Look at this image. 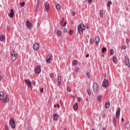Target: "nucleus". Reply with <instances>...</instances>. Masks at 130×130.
<instances>
[{
  "instance_id": "nucleus-1",
  "label": "nucleus",
  "mask_w": 130,
  "mask_h": 130,
  "mask_svg": "<svg viewBox=\"0 0 130 130\" xmlns=\"http://www.w3.org/2000/svg\"><path fill=\"white\" fill-rule=\"evenodd\" d=\"M85 29L86 26L83 23H81L78 26V31L80 34H82L83 31Z\"/></svg>"
},
{
  "instance_id": "nucleus-2",
  "label": "nucleus",
  "mask_w": 130,
  "mask_h": 130,
  "mask_svg": "<svg viewBox=\"0 0 130 130\" xmlns=\"http://www.w3.org/2000/svg\"><path fill=\"white\" fill-rule=\"evenodd\" d=\"M10 124L11 126V128L14 129L15 127H16V124H15V120H14V119L11 118L10 120Z\"/></svg>"
},
{
  "instance_id": "nucleus-3",
  "label": "nucleus",
  "mask_w": 130,
  "mask_h": 130,
  "mask_svg": "<svg viewBox=\"0 0 130 130\" xmlns=\"http://www.w3.org/2000/svg\"><path fill=\"white\" fill-rule=\"evenodd\" d=\"M102 86L103 87H104V88H107V87L109 86V83H108V80L107 79H104Z\"/></svg>"
},
{
  "instance_id": "nucleus-4",
  "label": "nucleus",
  "mask_w": 130,
  "mask_h": 130,
  "mask_svg": "<svg viewBox=\"0 0 130 130\" xmlns=\"http://www.w3.org/2000/svg\"><path fill=\"white\" fill-rule=\"evenodd\" d=\"M93 90L94 93H97L98 92V85H97V83H94L93 84Z\"/></svg>"
},
{
  "instance_id": "nucleus-5",
  "label": "nucleus",
  "mask_w": 130,
  "mask_h": 130,
  "mask_svg": "<svg viewBox=\"0 0 130 130\" xmlns=\"http://www.w3.org/2000/svg\"><path fill=\"white\" fill-rule=\"evenodd\" d=\"M125 62L127 67H128V68H130L129 59H128V57L127 56H125Z\"/></svg>"
},
{
  "instance_id": "nucleus-6",
  "label": "nucleus",
  "mask_w": 130,
  "mask_h": 130,
  "mask_svg": "<svg viewBox=\"0 0 130 130\" xmlns=\"http://www.w3.org/2000/svg\"><path fill=\"white\" fill-rule=\"evenodd\" d=\"M10 54L11 55V58L13 60H16V58L17 57L16 56V54H15V52L14 51H12L10 52Z\"/></svg>"
},
{
  "instance_id": "nucleus-7",
  "label": "nucleus",
  "mask_w": 130,
  "mask_h": 130,
  "mask_svg": "<svg viewBox=\"0 0 130 130\" xmlns=\"http://www.w3.org/2000/svg\"><path fill=\"white\" fill-rule=\"evenodd\" d=\"M36 74H40L41 73V68H40V66H38L35 69Z\"/></svg>"
},
{
  "instance_id": "nucleus-8",
  "label": "nucleus",
  "mask_w": 130,
  "mask_h": 130,
  "mask_svg": "<svg viewBox=\"0 0 130 130\" xmlns=\"http://www.w3.org/2000/svg\"><path fill=\"white\" fill-rule=\"evenodd\" d=\"M119 115H120V108H118L116 112V118H118Z\"/></svg>"
},
{
  "instance_id": "nucleus-9",
  "label": "nucleus",
  "mask_w": 130,
  "mask_h": 130,
  "mask_svg": "<svg viewBox=\"0 0 130 130\" xmlns=\"http://www.w3.org/2000/svg\"><path fill=\"white\" fill-rule=\"evenodd\" d=\"M10 101V98H9V95H7L5 98L3 100L4 103H8Z\"/></svg>"
},
{
  "instance_id": "nucleus-10",
  "label": "nucleus",
  "mask_w": 130,
  "mask_h": 130,
  "mask_svg": "<svg viewBox=\"0 0 130 130\" xmlns=\"http://www.w3.org/2000/svg\"><path fill=\"white\" fill-rule=\"evenodd\" d=\"M26 25H27V28L28 29H31L32 28V25H33L32 23L29 22V21H26Z\"/></svg>"
},
{
  "instance_id": "nucleus-11",
  "label": "nucleus",
  "mask_w": 130,
  "mask_h": 130,
  "mask_svg": "<svg viewBox=\"0 0 130 130\" xmlns=\"http://www.w3.org/2000/svg\"><path fill=\"white\" fill-rule=\"evenodd\" d=\"M45 9L47 12L49 11V4L48 2H46L45 4Z\"/></svg>"
},
{
  "instance_id": "nucleus-12",
  "label": "nucleus",
  "mask_w": 130,
  "mask_h": 130,
  "mask_svg": "<svg viewBox=\"0 0 130 130\" xmlns=\"http://www.w3.org/2000/svg\"><path fill=\"white\" fill-rule=\"evenodd\" d=\"M34 50H38L39 49V44L38 43H36L34 45Z\"/></svg>"
},
{
  "instance_id": "nucleus-13",
  "label": "nucleus",
  "mask_w": 130,
  "mask_h": 130,
  "mask_svg": "<svg viewBox=\"0 0 130 130\" xmlns=\"http://www.w3.org/2000/svg\"><path fill=\"white\" fill-rule=\"evenodd\" d=\"M59 117V115H58V114H54L53 115L54 120H58Z\"/></svg>"
},
{
  "instance_id": "nucleus-14",
  "label": "nucleus",
  "mask_w": 130,
  "mask_h": 130,
  "mask_svg": "<svg viewBox=\"0 0 130 130\" xmlns=\"http://www.w3.org/2000/svg\"><path fill=\"white\" fill-rule=\"evenodd\" d=\"M50 59H51V55L49 54L46 58L47 63H50Z\"/></svg>"
},
{
  "instance_id": "nucleus-15",
  "label": "nucleus",
  "mask_w": 130,
  "mask_h": 130,
  "mask_svg": "<svg viewBox=\"0 0 130 130\" xmlns=\"http://www.w3.org/2000/svg\"><path fill=\"white\" fill-rule=\"evenodd\" d=\"M15 16V13L14 12V10L13 9H11V13L9 15L10 18H14Z\"/></svg>"
},
{
  "instance_id": "nucleus-16",
  "label": "nucleus",
  "mask_w": 130,
  "mask_h": 130,
  "mask_svg": "<svg viewBox=\"0 0 130 130\" xmlns=\"http://www.w3.org/2000/svg\"><path fill=\"white\" fill-rule=\"evenodd\" d=\"M105 107L106 109H108L109 107H110V103L109 102H106L105 104Z\"/></svg>"
},
{
  "instance_id": "nucleus-17",
  "label": "nucleus",
  "mask_w": 130,
  "mask_h": 130,
  "mask_svg": "<svg viewBox=\"0 0 130 130\" xmlns=\"http://www.w3.org/2000/svg\"><path fill=\"white\" fill-rule=\"evenodd\" d=\"M78 103H76L74 104V105L73 106V109L75 110V111H77L78 110Z\"/></svg>"
},
{
  "instance_id": "nucleus-18",
  "label": "nucleus",
  "mask_w": 130,
  "mask_h": 130,
  "mask_svg": "<svg viewBox=\"0 0 130 130\" xmlns=\"http://www.w3.org/2000/svg\"><path fill=\"white\" fill-rule=\"evenodd\" d=\"M25 82L26 83V84H27L28 87H31V86H32V84H31V81H30V80H25Z\"/></svg>"
},
{
  "instance_id": "nucleus-19",
  "label": "nucleus",
  "mask_w": 130,
  "mask_h": 130,
  "mask_svg": "<svg viewBox=\"0 0 130 130\" xmlns=\"http://www.w3.org/2000/svg\"><path fill=\"white\" fill-rule=\"evenodd\" d=\"M55 32H57V36L60 37L61 36V31L60 30H58V29H55Z\"/></svg>"
},
{
  "instance_id": "nucleus-20",
  "label": "nucleus",
  "mask_w": 130,
  "mask_h": 130,
  "mask_svg": "<svg viewBox=\"0 0 130 130\" xmlns=\"http://www.w3.org/2000/svg\"><path fill=\"white\" fill-rule=\"evenodd\" d=\"M99 40H100V39L99 37H96L94 40V41L96 44H98L99 43Z\"/></svg>"
},
{
  "instance_id": "nucleus-21",
  "label": "nucleus",
  "mask_w": 130,
  "mask_h": 130,
  "mask_svg": "<svg viewBox=\"0 0 130 130\" xmlns=\"http://www.w3.org/2000/svg\"><path fill=\"white\" fill-rule=\"evenodd\" d=\"M3 98H4V92L2 91L0 92V101H2L3 100Z\"/></svg>"
},
{
  "instance_id": "nucleus-22",
  "label": "nucleus",
  "mask_w": 130,
  "mask_h": 130,
  "mask_svg": "<svg viewBox=\"0 0 130 130\" xmlns=\"http://www.w3.org/2000/svg\"><path fill=\"white\" fill-rule=\"evenodd\" d=\"M56 9L57 10V11H59V10L61 9V7L59 4H58L56 5Z\"/></svg>"
},
{
  "instance_id": "nucleus-23",
  "label": "nucleus",
  "mask_w": 130,
  "mask_h": 130,
  "mask_svg": "<svg viewBox=\"0 0 130 130\" xmlns=\"http://www.w3.org/2000/svg\"><path fill=\"white\" fill-rule=\"evenodd\" d=\"M113 61L114 63H117V58L114 56L113 57Z\"/></svg>"
},
{
  "instance_id": "nucleus-24",
  "label": "nucleus",
  "mask_w": 130,
  "mask_h": 130,
  "mask_svg": "<svg viewBox=\"0 0 130 130\" xmlns=\"http://www.w3.org/2000/svg\"><path fill=\"white\" fill-rule=\"evenodd\" d=\"M6 39V38L5 37V36L4 35H1L0 37V40L1 41H4Z\"/></svg>"
},
{
  "instance_id": "nucleus-25",
  "label": "nucleus",
  "mask_w": 130,
  "mask_h": 130,
  "mask_svg": "<svg viewBox=\"0 0 130 130\" xmlns=\"http://www.w3.org/2000/svg\"><path fill=\"white\" fill-rule=\"evenodd\" d=\"M112 5V2H111V1H108L107 3V6L108 7V8H110V5Z\"/></svg>"
},
{
  "instance_id": "nucleus-26",
  "label": "nucleus",
  "mask_w": 130,
  "mask_h": 130,
  "mask_svg": "<svg viewBox=\"0 0 130 130\" xmlns=\"http://www.w3.org/2000/svg\"><path fill=\"white\" fill-rule=\"evenodd\" d=\"M100 16L101 18L103 19V10H100Z\"/></svg>"
},
{
  "instance_id": "nucleus-27",
  "label": "nucleus",
  "mask_w": 130,
  "mask_h": 130,
  "mask_svg": "<svg viewBox=\"0 0 130 130\" xmlns=\"http://www.w3.org/2000/svg\"><path fill=\"white\" fill-rule=\"evenodd\" d=\"M110 52L111 55H113V53H114V50H113V49H111L110 50Z\"/></svg>"
},
{
  "instance_id": "nucleus-28",
  "label": "nucleus",
  "mask_w": 130,
  "mask_h": 130,
  "mask_svg": "<svg viewBox=\"0 0 130 130\" xmlns=\"http://www.w3.org/2000/svg\"><path fill=\"white\" fill-rule=\"evenodd\" d=\"M124 127H125V128H129V124L128 123L124 124Z\"/></svg>"
},
{
  "instance_id": "nucleus-29",
  "label": "nucleus",
  "mask_w": 130,
  "mask_h": 130,
  "mask_svg": "<svg viewBox=\"0 0 130 130\" xmlns=\"http://www.w3.org/2000/svg\"><path fill=\"white\" fill-rule=\"evenodd\" d=\"M77 63H78V60H74L73 61V66H76V64H77Z\"/></svg>"
},
{
  "instance_id": "nucleus-30",
  "label": "nucleus",
  "mask_w": 130,
  "mask_h": 130,
  "mask_svg": "<svg viewBox=\"0 0 130 130\" xmlns=\"http://www.w3.org/2000/svg\"><path fill=\"white\" fill-rule=\"evenodd\" d=\"M86 76H87V78L88 79H90L91 78V75H90V73L87 72Z\"/></svg>"
},
{
  "instance_id": "nucleus-31",
  "label": "nucleus",
  "mask_w": 130,
  "mask_h": 130,
  "mask_svg": "<svg viewBox=\"0 0 130 130\" xmlns=\"http://www.w3.org/2000/svg\"><path fill=\"white\" fill-rule=\"evenodd\" d=\"M113 122L114 123V126H116V118H114L113 119Z\"/></svg>"
},
{
  "instance_id": "nucleus-32",
  "label": "nucleus",
  "mask_w": 130,
  "mask_h": 130,
  "mask_svg": "<svg viewBox=\"0 0 130 130\" xmlns=\"http://www.w3.org/2000/svg\"><path fill=\"white\" fill-rule=\"evenodd\" d=\"M106 50H107V49L105 47H103L102 49V51L103 53H104L105 52V51H106Z\"/></svg>"
},
{
  "instance_id": "nucleus-33",
  "label": "nucleus",
  "mask_w": 130,
  "mask_h": 130,
  "mask_svg": "<svg viewBox=\"0 0 130 130\" xmlns=\"http://www.w3.org/2000/svg\"><path fill=\"white\" fill-rule=\"evenodd\" d=\"M41 3V0H38L37 1V6H40V3Z\"/></svg>"
},
{
  "instance_id": "nucleus-34",
  "label": "nucleus",
  "mask_w": 130,
  "mask_h": 130,
  "mask_svg": "<svg viewBox=\"0 0 130 130\" xmlns=\"http://www.w3.org/2000/svg\"><path fill=\"white\" fill-rule=\"evenodd\" d=\"M20 6L21 7L25 6V2H22V3H20Z\"/></svg>"
},
{
  "instance_id": "nucleus-35",
  "label": "nucleus",
  "mask_w": 130,
  "mask_h": 130,
  "mask_svg": "<svg viewBox=\"0 0 130 130\" xmlns=\"http://www.w3.org/2000/svg\"><path fill=\"white\" fill-rule=\"evenodd\" d=\"M39 10V6L37 5L36 7L35 11L36 12H38Z\"/></svg>"
},
{
  "instance_id": "nucleus-36",
  "label": "nucleus",
  "mask_w": 130,
  "mask_h": 130,
  "mask_svg": "<svg viewBox=\"0 0 130 130\" xmlns=\"http://www.w3.org/2000/svg\"><path fill=\"white\" fill-rule=\"evenodd\" d=\"M101 95L98 96L97 99L99 102L101 101Z\"/></svg>"
},
{
  "instance_id": "nucleus-37",
  "label": "nucleus",
  "mask_w": 130,
  "mask_h": 130,
  "mask_svg": "<svg viewBox=\"0 0 130 130\" xmlns=\"http://www.w3.org/2000/svg\"><path fill=\"white\" fill-rule=\"evenodd\" d=\"M90 43H91V44H94V39H90Z\"/></svg>"
},
{
  "instance_id": "nucleus-38",
  "label": "nucleus",
  "mask_w": 130,
  "mask_h": 130,
  "mask_svg": "<svg viewBox=\"0 0 130 130\" xmlns=\"http://www.w3.org/2000/svg\"><path fill=\"white\" fill-rule=\"evenodd\" d=\"M87 93H88L89 96H90V95H91V90L89 88L87 89Z\"/></svg>"
},
{
  "instance_id": "nucleus-39",
  "label": "nucleus",
  "mask_w": 130,
  "mask_h": 130,
  "mask_svg": "<svg viewBox=\"0 0 130 130\" xmlns=\"http://www.w3.org/2000/svg\"><path fill=\"white\" fill-rule=\"evenodd\" d=\"M75 70V72H79L80 71V68H79V67H76Z\"/></svg>"
},
{
  "instance_id": "nucleus-40",
  "label": "nucleus",
  "mask_w": 130,
  "mask_h": 130,
  "mask_svg": "<svg viewBox=\"0 0 130 130\" xmlns=\"http://www.w3.org/2000/svg\"><path fill=\"white\" fill-rule=\"evenodd\" d=\"M57 79H58V82H61V78L60 77V76H58Z\"/></svg>"
},
{
  "instance_id": "nucleus-41",
  "label": "nucleus",
  "mask_w": 130,
  "mask_h": 130,
  "mask_svg": "<svg viewBox=\"0 0 130 130\" xmlns=\"http://www.w3.org/2000/svg\"><path fill=\"white\" fill-rule=\"evenodd\" d=\"M63 32H64V33H67V32H68V28H64Z\"/></svg>"
},
{
  "instance_id": "nucleus-42",
  "label": "nucleus",
  "mask_w": 130,
  "mask_h": 130,
  "mask_svg": "<svg viewBox=\"0 0 130 130\" xmlns=\"http://www.w3.org/2000/svg\"><path fill=\"white\" fill-rule=\"evenodd\" d=\"M67 90L68 92H71V88H70V87H67Z\"/></svg>"
},
{
  "instance_id": "nucleus-43",
  "label": "nucleus",
  "mask_w": 130,
  "mask_h": 130,
  "mask_svg": "<svg viewBox=\"0 0 130 130\" xmlns=\"http://www.w3.org/2000/svg\"><path fill=\"white\" fill-rule=\"evenodd\" d=\"M69 34H70V35H72V34H73V30H72V29H70L69 31Z\"/></svg>"
},
{
  "instance_id": "nucleus-44",
  "label": "nucleus",
  "mask_w": 130,
  "mask_h": 130,
  "mask_svg": "<svg viewBox=\"0 0 130 130\" xmlns=\"http://www.w3.org/2000/svg\"><path fill=\"white\" fill-rule=\"evenodd\" d=\"M64 20V18H63L62 19V21H61V22H60V24H61V25H62L63 24V20Z\"/></svg>"
},
{
  "instance_id": "nucleus-45",
  "label": "nucleus",
  "mask_w": 130,
  "mask_h": 130,
  "mask_svg": "<svg viewBox=\"0 0 130 130\" xmlns=\"http://www.w3.org/2000/svg\"><path fill=\"white\" fill-rule=\"evenodd\" d=\"M44 88H41V89H40V91L41 93H43L44 92Z\"/></svg>"
},
{
  "instance_id": "nucleus-46",
  "label": "nucleus",
  "mask_w": 130,
  "mask_h": 130,
  "mask_svg": "<svg viewBox=\"0 0 130 130\" xmlns=\"http://www.w3.org/2000/svg\"><path fill=\"white\" fill-rule=\"evenodd\" d=\"M126 43H127V44H128V43H129V40L128 39V38H126Z\"/></svg>"
},
{
  "instance_id": "nucleus-47",
  "label": "nucleus",
  "mask_w": 130,
  "mask_h": 130,
  "mask_svg": "<svg viewBox=\"0 0 130 130\" xmlns=\"http://www.w3.org/2000/svg\"><path fill=\"white\" fill-rule=\"evenodd\" d=\"M121 48H122V49H125L126 48V46L124 45V46H122Z\"/></svg>"
},
{
  "instance_id": "nucleus-48",
  "label": "nucleus",
  "mask_w": 130,
  "mask_h": 130,
  "mask_svg": "<svg viewBox=\"0 0 130 130\" xmlns=\"http://www.w3.org/2000/svg\"><path fill=\"white\" fill-rule=\"evenodd\" d=\"M54 76V74H53V73H51L50 75V77L51 78H53V77Z\"/></svg>"
},
{
  "instance_id": "nucleus-49",
  "label": "nucleus",
  "mask_w": 130,
  "mask_h": 130,
  "mask_svg": "<svg viewBox=\"0 0 130 130\" xmlns=\"http://www.w3.org/2000/svg\"><path fill=\"white\" fill-rule=\"evenodd\" d=\"M62 25L64 27H66V26H67V20L65 21V22Z\"/></svg>"
},
{
  "instance_id": "nucleus-50",
  "label": "nucleus",
  "mask_w": 130,
  "mask_h": 130,
  "mask_svg": "<svg viewBox=\"0 0 130 130\" xmlns=\"http://www.w3.org/2000/svg\"><path fill=\"white\" fill-rule=\"evenodd\" d=\"M60 104H61V105H63V103L62 102V100H60Z\"/></svg>"
},
{
  "instance_id": "nucleus-51",
  "label": "nucleus",
  "mask_w": 130,
  "mask_h": 130,
  "mask_svg": "<svg viewBox=\"0 0 130 130\" xmlns=\"http://www.w3.org/2000/svg\"><path fill=\"white\" fill-rule=\"evenodd\" d=\"M28 130H33V128H32L31 126H29L28 127Z\"/></svg>"
},
{
  "instance_id": "nucleus-52",
  "label": "nucleus",
  "mask_w": 130,
  "mask_h": 130,
  "mask_svg": "<svg viewBox=\"0 0 130 130\" xmlns=\"http://www.w3.org/2000/svg\"><path fill=\"white\" fill-rule=\"evenodd\" d=\"M5 130H9V127L7 125H5Z\"/></svg>"
},
{
  "instance_id": "nucleus-53",
  "label": "nucleus",
  "mask_w": 130,
  "mask_h": 130,
  "mask_svg": "<svg viewBox=\"0 0 130 130\" xmlns=\"http://www.w3.org/2000/svg\"><path fill=\"white\" fill-rule=\"evenodd\" d=\"M58 85H59V86H60V85H61V82L58 81Z\"/></svg>"
},
{
  "instance_id": "nucleus-54",
  "label": "nucleus",
  "mask_w": 130,
  "mask_h": 130,
  "mask_svg": "<svg viewBox=\"0 0 130 130\" xmlns=\"http://www.w3.org/2000/svg\"><path fill=\"white\" fill-rule=\"evenodd\" d=\"M10 27L8 26L7 28V31H10Z\"/></svg>"
},
{
  "instance_id": "nucleus-55",
  "label": "nucleus",
  "mask_w": 130,
  "mask_h": 130,
  "mask_svg": "<svg viewBox=\"0 0 130 130\" xmlns=\"http://www.w3.org/2000/svg\"><path fill=\"white\" fill-rule=\"evenodd\" d=\"M78 100L79 102H81V98L80 97H78Z\"/></svg>"
},
{
  "instance_id": "nucleus-56",
  "label": "nucleus",
  "mask_w": 130,
  "mask_h": 130,
  "mask_svg": "<svg viewBox=\"0 0 130 130\" xmlns=\"http://www.w3.org/2000/svg\"><path fill=\"white\" fill-rule=\"evenodd\" d=\"M73 16H76V12H73Z\"/></svg>"
},
{
  "instance_id": "nucleus-57",
  "label": "nucleus",
  "mask_w": 130,
  "mask_h": 130,
  "mask_svg": "<svg viewBox=\"0 0 130 130\" xmlns=\"http://www.w3.org/2000/svg\"><path fill=\"white\" fill-rule=\"evenodd\" d=\"M92 0H88V2L89 3V4H91V3H92Z\"/></svg>"
},
{
  "instance_id": "nucleus-58",
  "label": "nucleus",
  "mask_w": 130,
  "mask_h": 130,
  "mask_svg": "<svg viewBox=\"0 0 130 130\" xmlns=\"http://www.w3.org/2000/svg\"><path fill=\"white\" fill-rule=\"evenodd\" d=\"M107 75L106 74V73H105L104 75V77H105V78H106Z\"/></svg>"
},
{
  "instance_id": "nucleus-59",
  "label": "nucleus",
  "mask_w": 130,
  "mask_h": 130,
  "mask_svg": "<svg viewBox=\"0 0 130 130\" xmlns=\"http://www.w3.org/2000/svg\"><path fill=\"white\" fill-rule=\"evenodd\" d=\"M32 84H33L34 85H35V84H36V82L35 81H33V82H32Z\"/></svg>"
},
{
  "instance_id": "nucleus-60",
  "label": "nucleus",
  "mask_w": 130,
  "mask_h": 130,
  "mask_svg": "<svg viewBox=\"0 0 130 130\" xmlns=\"http://www.w3.org/2000/svg\"><path fill=\"white\" fill-rule=\"evenodd\" d=\"M89 54H87L86 55V57H89Z\"/></svg>"
},
{
  "instance_id": "nucleus-61",
  "label": "nucleus",
  "mask_w": 130,
  "mask_h": 130,
  "mask_svg": "<svg viewBox=\"0 0 130 130\" xmlns=\"http://www.w3.org/2000/svg\"><path fill=\"white\" fill-rule=\"evenodd\" d=\"M122 122H123L124 121V119H123V118H122Z\"/></svg>"
},
{
  "instance_id": "nucleus-62",
  "label": "nucleus",
  "mask_w": 130,
  "mask_h": 130,
  "mask_svg": "<svg viewBox=\"0 0 130 130\" xmlns=\"http://www.w3.org/2000/svg\"><path fill=\"white\" fill-rule=\"evenodd\" d=\"M3 79V78L1 76H0V81H2V79Z\"/></svg>"
},
{
  "instance_id": "nucleus-63",
  "label": "nucleus",
  "mask_w": 130,
  "mask_h": 130,
  "mask_svg": "<svg viewBox=\"0 0 130 130\" xmlns=\"http://www.w3.org/2000/svg\"><path fill=\"white\" fill-rule=\"evenodd\" d=\"M57 106L58 108H59V105L57 104Z\"/></svg>"
},
{
  "instance_id": "nucleus-64",
  "label": "nucleus",
  "mask_w": 130,
  "mask_h": 130,
  "mask_svg": "<svg viewBox=\"0 0 130 130\" xmlns=\"http://www.w3.org/2000/svg\"><path fill=\"white\" fill-rule=\"evenodd\" d=\"M103 117L104 118V117H105V114H104L103 116Z\"/></svg>"
}]
</instances>
